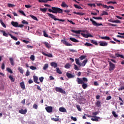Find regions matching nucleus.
<instances>
[{
  "label": "nucleus",
  "instance_id": "f257e3e1",
  "mask_svg": "<svg viewBox=\"0 0 124 124\" xmlns=\"http://www.w3.org/2000/svg\"><path fill=\"white\" fill-rule=\"evenodd\" d=\"M48 11L49 12H52V13H54L55 14H58V13H62V9L55 7H52L51 9H48Z\"/></svg>",
  "mask_w": 124,
  "mask_h": 124
},
{
  "label": "nucleus",
  "instance_id": "f03ea898",
  "mask_svg": "<svg viewBox=\"0 0 124 124\" xmlns=\"http://www.w3.org/2000/svg\"><path fill=\"white\" fill-rule=\"evenodd\" d=\"M77 82L79 84H83V83H87L88 82V78H83L82 79L79 78H77Z\"/></svg>",
  "mask_w": 124,
  "mask_h": 124
},
{
  "label": "nucleus",
  "instance_id": "7ed1b4c3",
  "mask_svg": "<svg viewBox=\"0 0 124 124\" xmlns=\"http://www.w3.org/2000/svg\"><path fill=\"white\" fill-rule=\"evenodd\" d=\"M47 15H48V16L50 17V18H51V19L54 20V21H60V22H64L65 21L64 19H60L59 18H56V16L52 14L48 13Z\"/></svg>",
  "mask_w": 124,
  "mask_h": 124
},
{
  "label": "nucleus",
  "instance_id": "20e7f679",
  "mask_svg": "<svg viewBox=\"0 0 124 124\" xmlns=\"http://www.w3.org/2000/svg\"><path fill=\"white\" fill-rule=\"evenodd\" d=\"M85 33L87 34H85L84 33H81V35L83 36V37H85V38H88V37H93V36L92 35V34H90L89 33V31L88 30H86Z\"/></svg>",
  "mask_w": 124,
  "mask_h": 124
},
{
  "label": "nucleus",
  "instance_id": "39448f33",
  "mask_svg": "<svg viewBox=\"0 0 124 124\" xmlns=\"http://www.w3.org/2000/svg\"><path fill=\"white\" fill-rule=\"evenodd\" d=\"M109 62V71L110 72H112L115 69V64H114L112 62L110 61H108Z\"/></svg>",
  "mask_w": 124,
  "mask_h": 124
},
{
  "label": "nucleus",
  "instance_id": "423d86ee",
  "mask_svg": "<svg viewBox=\"0 0 124 124\" xmlns=\"http://www.w3.org/2000/svg\"><path fill=\"white\" fill-rule=\"evenodd\" d=\"M55 91L56 92H58V93H64V94H65V93H66L64 90H63V89L60 87H56Z\"/></svg>",
  "mask_w": 124,
  "mask_h": 124
},
{
  "label": "nucleus",
  "instance_id": "0eeeda50",
  "mask_svg": "<svg viewBox=\"0 0 124 124\" xmlns=\"http://www.w3.org/2000/svg\"><path fill=\"white\" fill-rule=\"evenodd\" d=\"M91 22H92V24L93 26H95L96 27H99V26H103L102 23H97L95 22V21L93 20V19H90Z\"/></svg>",
  "mask_w": 124,
  "mask_h": 124
},
{
  "label": "nucleus",
  "instance_id": "6e6552de",
  "mask_svg": "<svg viewBox=\"0 0 124 124\" xmlns=\"http://www.w3.org/2000/svg\"><path fill=\"white\" fill-rule=\"evenodd\" d=\"M45 109L47 113H52L53 112V107L51 106L46 107Z\"/></svg>",
  "mask_w": 124,
  "mask_h": 124
},
{
  "label": "nucleus",
  "instance_id": "1a4fd4ad",
  "mask_svg": "<svg viewBox=\"0 0 124 124\" xmlns=\"http://www.w3.org/2000/svg\"><path fill=\"white\" fill-rule=\"evenodd\" d=\"M79 103L80 104H85L86 103V99L83 96H80L79 98Z\"/></svg>",
  "mask_w": 124,
  "mask_h": 124
},
{
  "label": "nucleus",
  "instance_id": "9d476101",
  "mask_svg": "<svg viewBox=\"0 0 124 124\" xmlns=\"http://www.w3.org/2000/svg\"><path fill=\"white\" fill-rule=\"evenodd\" d=\"M61 42L63 43V44H65L66 46H72V44L69 43L67 41H66L65 40H62Z\"/></svg>",
  "mask_w": 124,
  "mask_h": 124
},
{
  "label": "nucleus",
  "instance_id": "9b49d317",
  "mask_svg": "<svg viewBox=\"0 0 124 124\" xmlns=\"http://www.w3.org/2000/svg\"><path fill=\"white\" fill-rule=\"evenodd\" d=\"M18 112L19 113L22 114V115H25L27 113L28 110L26 109L24 110L23 108H21L20 110H19Z\"/></svg>",
  "mask_w": 124,
  "mask_h": 124
},
{
  "label": "nucleus",
  "instance_id": "f8f14e48",
  "mask_svg": "<svg viewBox=\"0 0 124 124\" xmlns=\"http://www.w3.org/2000/svg\"><path fill=\"white\" fill-rule=\"evenodd\" d=\"M66 77H67V78H68V79H71V78H74V77H75V76L68 72H67Z\"/></svg>",
  "mask_w": 124,
  "mask_h": 124
},
{
  "label": "nucleus",
  "instance_id": "ddd939ff",
  "mask_svg": "<svg viewBox=\"0 0 124 124\" xmlns=\"http://www.w3.org/2000/svg\"><path fill=\"white\" fill-rule=\"evenodd\" d=\"M93 118H94V119L93 118H91V121H93V122H98V119H100V117H97V116H92Z\"/></svg>",
  "mask_w": 124,
  "mask_h": 124
},
{
  "label": "nucleus",
  "instance_id": "4468645a",
  "mask_svg": "<svg viewBox=\"0 0 124 124\" xmlns=\"http://www.w3.org/2000/svg\"><path fill=\"white\" fill-rule=\"evenodd\" d=\"M108 45V43L106 42H99V46H107Z\"/></svg>",
  "mask_w": 124,
  "mask_h": 124
},
{
  "label": "nucleus",
  "instance_id": "2eb2a0df",
  "mask_svg": "<svg viewBox=\"0 0 124 124\" xmlns=\"http://www.w3.org/2000/svg\"><path fill=\"white\" fill-rule=\"evenodd\" d=\"M42 54L44 55V56H46V57H48V58H53V55L51 53L47 54L45 53L44 52H42Z\"/></svg>",
  "mask_w": 124,
  "mask_h": 124
},
{
  "label": "nucleus",
  "instance_id": "dca6fc26",
  "mask_svg": "<svg viewBox=\"0 0 124 124\" xmlns=\"http://www.w3.org/2000/svg\"><path fill=\"white\" fill-rule=\"evenodd\" d=\"M33 81L36 84H40V82L37 81H38V78L36 76H33Z\"/></svg>",
  "mask_w": 124,
  "mask_h": 124
},
{
  "label": "nucleus",
  "instance_id": "f3484780",
  "mask_svg": "<svg viewBox=\"0 0 124 124\" xmlns=\"http://www.w3.org/2000/svg\"><path fill=\"white\" fill-rule=\"evenodd\" d=\"M95 104L96 107H98L99 108L101 107V102L100 101H97Z\"/></svg>",
  "mask_w": 124,
  "mask_h": 124
},
{
  "label": "nucleus",
  "instance_id": "a211bd4d",
  "mask_svg": "<svg viewBox=\"0 0 124 124\" xmlns=\"http://www.w3.org/2000/svg\"><path fill=\"white\" fill-rule=\"evenodd\" d=\"M43 44L48 49H50V48H51V45H50L48 42H44Z\"/></svg>",
  "mask_w": 124,
  "mask_h": 124
},
{
  "label": "nucleus",
  "instance_id": "6ab92c4d",
  "mask_svg": "<svg viewBox=\"0 0 124 124\" xmlns=\"http://www.w3.org/2000/svg\"><path fill=\"white\" fill-rule=\"evenodd\" d=\"M50 65H51V66L54 67V68H56V67H57V66H58V63H57L55 62H51L50 63Z\"/></svg>",
  "mask_w": 124,
  "mask_h": 124
},
{
  "label": "nucleus",
  "instance_id": "aec40b11",
  "mask_svg": "<svg viewBox=\"0 0 124 124\" xmlns=\"http://www.w3.org/2000/svg\"><path fill=\"white\" fill-rule=\"evenodd\" d=\"M71 31H72V32H74V33H76L77 34H80V33H81V30L75 31L71 30Z\"/></svg>",
  "mask_w": 124,
  "mask_h": 124
},
{
  "label": "nucleus",
  "instance_id": "412c9836",
  "mask_svg": "<svg viewBox=\"0 0 124 124\" xmlns=\"http://www.w3.org/2000/svg\"><path fill=\"white\" fill-rule=\"evenodd\" d=\"M11 25L13 26V27H15L16 28L18 27V22H14V21H12L11 22Z\"/></svg>",
  "mask_w": 124,
  "mask_h": 124
},
{
  "label": "nucleus",
  "instance_id": "4be33fe9",
  "mask_svg": "<svg viewBox=\"0 0 124 124\" xmlns=\"http://www.w3.org/2000/svg\"><path fill=\"white\" fill-rule=\"evenodd\" d=\"M70 40L73 42H75V43H78V42H79L78 40L72 37L70 38Z\"/></svg>",
  "mask_w": 124,
  "mask_h": 124
},
{
  "label": "nucleus",
  "instance_id": "5701e85b",
  "mask_svg": "<svg viewBox=\"0 0 124 124\" xmlns=\"http://www.w3.org/2000/svg\"><path fill=\"white\" fill-rule=\"evenodd\" d=\"M59 111L60 112H62V113H64L66 112V109L64 108L61 107L59 108Z\"/></svg>",
  "mask_w": 124,
  "mask_h": 124
},
{
  "label": "nucleus",
  "instance_id": "b1692460",
  "mask_svg": "<svg viewBox=\"0 0 124 124\" xmlns=\"http://www.w3.org/2000/svg\"><path fill=\"white\" fill-rule=\"evenodd\" d=\"M20 85L22 90H25V83L23 81H22L20 83Z\"/></svg>",
  "mask_w": 124,
  "mask_h": 124
},
{
  "label": "nucleus",
  "instance_id": "393cba45",
  "mask_svg": "<svg viewBox=\"0 0 124 124\" xmlns=\"http://www.w3.org/2000/svg\"><path fill=\"white\" fill-rule=\"evenodd\" d=\"M81 84H82V88L84 89V90H86V89L88 88V84L86 83H83Z\"/></svg>",
  "mask_w": 124,
  "mask_h": 124
},
{
  "label": "nucleus",
  "instance_id": "a878e982",
  "mask_svg": "<svg viewBox=\"0 0 124 124\" xmlns=\"http://www.w3.org/2000/svg\"><path fill=\"white\" fill-rule=\"evenodd\" d=\"M0 32H2L3 36L8 37V34L6 33V32H5V31H4L3 30H1Z\"/></svg>",
  "mask_w": 124,
  "mask_h": 124
},
{
  "label": "nucleus",
  "instance_id": "bb28decb",
  "mask_svg": "<svg viewBox=\"0 0 124 124\" xmlns=\"http://www.w3.org/2000/svg\"><path fill=\"white\" fill-rule=\"evenodd\" d=\"M101 39H105V40H111V38L108 36L101 37Z\"/></svg>",
  "mask_w": 124,
  "mask_h": 124
},
{
  "label": "nucleus",
  "instance_id": "cd10ccee",
  "mask_svg": "<svg viewBox=\"0 0 124 124\" xmlns=\"http://www.w3.org/2000/svg\"><path fill=\"white\" fill-rule=\"evenodd\" d=\"M9 35H10V36H11V38H12V39H14V40H15L16 41H17V40H18V39L17 38V37L12 35V34H9Z\"/></svg>",
  "mask_w": 124,
  "mask_h": 124
},
{
  "label": "nucleus",
  "instance_id": "c85d7f7f",
  "mask_svg": "<svg viewBox=\"0 0 124 124\" xmlns=\"http://www.w3.org/2000/svg\"><path fill=\"white\" fill-rule=\"evenodd\" d=\"M61 6L62 7H68V5H67V4H66V3H65V2L64 1L62 2V4H61Z\"/></svg>",
  "mask_w": 124,
  "mask_h": 124
},
{
  "label": "nucleus",
  "instance_id": "c756f323",
  "mask_svg": "<svg viewBox=\"0 0 124 124\" xmlns=\"http://www.w3.org/2000/svg\"><path fill=\"white\" fill-rule=\"evenodd\" d=\"M76 63L78 64V65H79V66H82V64L80 63V62H79V60L78 59H76Z\"/></svg>",
  "mask_w": 124,
  "mask_h": 124
},
{
  "label": "nucleus",
  "instance_id": "7c9ffc66",
  "mask_svg": "<svg viewBox=\"0 0 124 124\" xmlns=\"http://www.w3.org/2000/svg\"><path fill=\"white\" fill-rule=\"evenodd\" d=\"M9 61L11 62V65H13V66L14 65V60H13V58H9Z\"/></svg>",
  "mask_w": 124,
  "mask_h": 124
},
{
  "label": "nucleus",
  "instance_id": "2f4dec72",
  "mask_svg": "<svg viewBox=\"0 0 124 124\" xmlns=\"http://www.w3.org/2000/svg\"><path fill=\"white\" fill-rule=\"evenodd\" d=\"M9 78L10 79L11 81H12V82H15V78H13V77H12V76H9Z\"/></svg>",
  "mask_w": 124,
  "mask_h": 124
},
{
  "label": "nucleus",
  "instance_id": "473e14b6",
  "mask_svg": "<svg viewBox=\"0 0 124 124\" xmlns=\"http://www.w3.org/2000/svg\"><path fill=\"white\" fill-rule=\"evenodd\" d=\"M49 67V65L47 63H46L44 65L43 67V70H46Z\"/></svg>",
  "mask_w": 124,
  "mask_h": 124
},
{
  "label": "nucleus",
  "instance_id": "72a5a7b5",
  "mask_svg": "<svg viewBox=\"0 0 124 124\" xmlns=\"http://www.w3.org/2000/svg\"><path fill=\"white\" fill-rule=\"evenodd\" d=\"M30 17H31L32 19H33V20H35V21H38L37 17H36V16H35L33 15H30Z\"/></svg>",
  "mask_w": 124,
  "mask_h": 124
},
{
  "label": "nucleus",
  "instance_id": "f704fd0d",
  "mask_svg": "<svg viewBox=\"0 0 124 124\" xmlns=\"http://www.w3.org/2000/svg\"><path fill=\"white\" fill-rule=\"evenodd\" d=\"M18 71H19V72L21 73V74H23V73H24V70H23V68L22 67H18Z\"/></svg>",
  "mask_w": 124,
  "mask_h": 124
},
{
  "label": "nucleus",
  "instance_id": "c9c22d12",
  "mask_svg": "<svg viewBox=\"0 0 124 124\" xmlns=\"http://www.w3.org/2000/svg\"><path fill=\"white\" fill-rule=\"evenodd\" d=\"M91 43H93V44H94V45H96V46L98 45L97 42H96L93 40H91Z\"/></svg>",
  "mask_w": 124,
  "mask_h": 124
},
{
  "label": "nucleus",
  "instance_id": "e433bc0d",
  "mask_svg": "<svg viewBox=\"0 0 124 124\" xmlns=\"http://www.w3.org/2000/svg\"><path fill=\"white\" fill-rule=\"evenodd\" d=\"M112 114L113 117H114V118H118V114H117V113H116L115 111H113L112 112Z\"/></svg>",
  "mask_w": 124,
  "mask_h": 124
},
{
  "label": "nucleus",
  "instance_id": "4c0bfd02",
  "mask_svg": "<svg viewBox=\"0 0 124 124\" xmlns=\"http://www.w3.org/2000/svg\"><path fill=\"white\" fill-rule=\"evenodd\" d=\"M56 71L57 73H59V74H62V71L60 70V68H56Z\"/></svg>",
  "mask_w": 124,
  "mask_h": 124
},
{
  "label": "nucleus",
  "instance_id": "58836bf2",
  "mask_svg": "<svg viewBox=\"0 0 124 124\" xmlns=\"http://www.w3.org/2000/svg\"><path fill=\"white\" fill-rule=\"evenodd\" d=\"M74 6L75 7V8H77L78 9H82V7L78 5L74 4Z\"/></svg>",
  "mask_w": 124,
  "mask_h": 124
},
{
  "label": "nucleus",
  "instance_id": "ea45409f",
  "mask_svg": "<svg viewBox=\"0 0 124 124\" xmlns=\"http://www.w3.org/2000/svg\"><path fill=\"white\" fill-rule=\"evenodd\" d=\"M86 56L85 55H82L80 57H79V60H80V61H83V60L86 59Z\"/></svg>",
  "mask_w": 124,
  "mask_h": 124
},
{
  "label": "nucleus",
  "instance_id": "a19ab883",
  "mask_svg": "<svg viewBox=\"0 0 124 124\" xmlns=\"http://www.w3.org/2000/svg\"><path fill=\"white\" fill-rule=\"evenodd\" d=\"M40 10L41 11H42V12H43V13H45L46 12V11H47V8H40Z\"/></svg>",
  "mask_w": 124,
  "mask_h": 124
},
{
  "label": "nucleus",
  "instance_id": "79ce46f5",
  "mask_svg": "<svg viewBox=\"0 0 124 124\" xmlns=\"http://www.w3.org/2000/svg\"><path fill=\"white\" fill-rule=\"evenodd\" d=\"M0 23L1 25H2V27H3V28H6V26L5 25L4 23L2 22V20L1 19L0 20Z\"/></svg>",
  "mask_w": 124,
  "mask_h": 124
},
{
  "label": "nucleus",
  "instance_id": "37998d69",
  "mask_svg": "<svg viewBox=\"0 0 124 124\" xmlns=\"http://www.w3.org/2000/svg\"><path fill=\"white\" fill-rule=\"evenodd\" d=\"M84 45H85V46H86L87 47H89V46H93V44H90V43H87V42Z\"/></svg>",
  "mask_w": 124,
  "mask_h": 124
},
{
  "label": "nucleus",
  "instance_id": "c03bdc74",
  "mask_svg": "<svg viewBox=\"0 0 124 124\" xmlns=\"http://www.w3.org/2000/svg\"><path fill=\"white\" fill-rule=\"evenodd\" d=\"M65 68H67V69H68V68H70V64L69 63H67L65 66H64Z\"/></svg>",
  "mask_w": 124,
  "mask_h": 124
},
{
  "label": "nucleus",
  "instance_id": "a18cd8bd",
  "mask_svg": "<svg viewBox=\"0 0 124 124\" xmlns=\"http://www.w3.org/2000/svg\"><path fill=\"white\" fill-rule=\"evenodd\" d=\"M110 3H112V4H117V2L110 1L107 2V4H110Z\"/></svg>",
  "mask_w": 124,
  "mask_h": 124
},
{
  "label": "nucleus",
  "instance_id": "49530a36",
  "mask_svg": "<svg viewBox=\"0 0 124 124\" xmlns=\"http://www.w3.org/2000/svg\"><path fill=\"white\" fill-rule=\"evenodd\" d=\"M101 15V16H103L104 15H108V13H107V12L104 11L102 12Z\"/></svg>",
  "mask_w": 124,
  "mask_h": 124
},
{
  "label": "nucleus",
  "instance_id": "de8ad7c7",
  "mask_svg": "<svg viewBox=\"0 0 124 124\" xmlns=\"http://www.w3.org/2000/svg\"><path fill=\"white\" fill-rule=\"evenodd\" d=\"M93 19H95V20H102V17H94L93 16Z\"/></svg>",
  "mask_w": 124,
  "mask_h": 124
},
{
  "label": "nucleus",
  "instance_id": "09e8293b",
  "mask_svg": "<svg viewBox=\"0 0 124 124\" xmlns=\"http://www.w3.org/2000/svg\"><path fill=\"white\" fill-rule=\"evenodd\" d=\"M7 71H8V72H9V73H11V74L13 73L12 70H11V69H10L9 68H7Z\"/></svg>",
  "mask_w": 124,
  "mask_h": 124
},
{
  "label": "nucleus",
  "instance_id": "8fccbe9b",
  "mask_svg": "<svg viewBox=\"0 0 124 124\" xmlns=\"http://www.w3.org/2000/svg\"><path fill=\"white\" fill-rule=\"evenodd\" d=\"M43 33L44 36H45V37H49V36H48V34L46 33V31H43Z\"/></svg>",
  "mask_w": 124,
  "mask_h": 124
},
{
  "label": "nucleus",
  "instance_id": "3c124183",
  "mask_svg": "<svg viewBox=\"0 0 124 124\" xmlns=\"http://www.w3.org/2000/svg\"><path fill=\"white\" fill-rule=\"evenodd\" d=\"M22 24H24V25H29V22H28L27 21H26L25 20H23L22 21Z\"/></svg>",
  "mask_w": 124,
  "mask_h": 124
},
{
  "label": "nucleus",
  "instance_id": "603ef678",
  "mask_svg": "<svg viewBox=\"0 0 124 124\" xmlns=\"http://www.w3.org/2000/svg\"><path fill=\"white\" fill-rule=\"evenodd\" d=\"M34 59H35V57H34V55H31L30 57V60H31V61H34Z\"/></svg>",
  "mask_w": 124,
  "mask_h": 124
},
{
  "label": "nucleus",
  "instance_id": "864d4df0",
  "mask_svg": "<svg viewBox=\"0 0 124 124\" xmlns=\"http://www.w3.org/2000/svg\"><path fill=\"white\" fill-rule=\"evenodd\" d=\"M77 108L78 110V111H79L80 112H81V111H82V109H81V108L80 107L79 105H77Z\"/></svg>",
  "mask_w": 124,
  "mask_h": 124
},
{
  "label": "nucleus",
  "instance_id": "5fc2aeb1",
  "mask_svg": "<svg viewBox=\"0 0 124 124\" xmlns=\"http://www.w3.org/2000/svg\"><path fill=\"white\" fill-rule=\"evenodd\" d=\"M35 86H36L37 89L38 90V91H40V92H41V91H42V89H41V88H40V86H39V85H35Z\"/></svg>",
  "mask_w": 124,
  "mask_h": 124
},
{
  "label": "nucleus",
  "instance_id": "6e6d98bb",
  "mask_svg": "<svg viewBox=\"0 0 124 124\" xmlns=\"http://www.w3.org/2000/svg\"><path fill=\"white\" fill-rule=\"evenodd\" d=\"M39 80L41 83H42V82H43V80H44V78H43V77H40L39 78Z\"/></svg>",
  "mask_w": 124,
  "mask_h": 124
},
{
  "label": "nucleus",
  "instance_id": "4d7b16f0",
  "mask_svg": "<svg viewBox=\"0 0 124 124\" xmlns=\"http://www.w3.org/2000/svg\"><path fill=\"white\" fill-rule=\"evenodd\" d=\"M87 62H88V60L87 59L83 61V62H82V64H84L83 66H85V65H86V63H87Z\"/></svg>",
  "mask_w": 124,
  "mask_h": 124
},
{
  "label": "nucleus",
  "instance_id": "13d9d810",
  "mask_svg": "<svg viewBox=\"0 0 124 124\" xmlns=\"http://www.w3.org/2000/svg\"><path fill=\"white\" fill-rule=\"evenodd\" d=\"M74 69H75V70H79V68H78V66H77L75 64H74Z\"/></svg>",
  "mask_w": 124,
  "mask_h": 124
},
{
  "label": "nucleus",
  "instance_id": "bf43d9fd",
  "mask_svg": "<svg viewBox=\"0 0 124 124\" xmlns=\"http://www.w3.org/2000/svg\"><path fill=\"white\" fill-rule=\"evenodd\" d=\"M30 69H31L32 70H35L36 69V67H34L33 66H31L30 67Z\"/></svg>",
  "mask_w": 124,
  "mask_h": 124
},
{
  "label": "nucleus",
  "instance_id": "052dcab7",
  "mask_svg": "<svg viewBox=\"0 0 124 124\" xmlns=\"http://www.w3.org/2000/svg\"><path fill=\"white\" fill-rule=\"evenodd\" d=\"M71 119L74 122H76V121H77V118H76V117H74L73 116H71Z\"/></svg>",
  "mask_w": 124,
  "mask_h": 124
},
{
  "label": "nucleus",
  "instance_id": "680f3d73",
  "mask_svg": "<svg viewBox=\"0 0 124 124\" xmlns=\"http://www.w3.org/2000/svg\"><path fill=\"white\" fill-rule=\"evenodd\" d=\"M19 13H20L21 14H22L23 15V16H25L26 17V14H25V13L24 12V11H19Z\"/></svg>",
  "mask_w": 124,
  "mask_h": 124
},
{
  "label": "nucleus",
  "instance_id": "e2e57ef3",
  "mask_svg": "<svg viewBox=\"0 0 124 124\" xmlns=\"http://www.w3.org/2000/svg\"><path fill=\"white\" fill-rule=\"evenodd\" d=\"M52 120L54 121V122H59V118H52Z\"/></svg>",
  "mask_w": 124,
  "mask_h": 124
},
{
  "label": "nucleus",
  "instance_id": "0e129e2a",
  "mask_svg": "<svg viewBox=\"0 0 124 124\" xmlns=\"http://www.w3.org/2000/svg\"><path fill=\"white\" fill-rule=\"evenodd\" d=\"M113 23H116L117 24H118V23L121 24V22L119 20H114V22Z\"/></svg>",
  "mask_w": 124,
  "mask_h": 124
},
{
  "label": "nucleus",
  "instance_id": "69168bd1",
  "mask_svg": "<svg viewBox=\"0 0 124 124\" xmlns=\"http://www.w3.org/2000/svg\"><path fill=\"white\" fill-rule=\"evenodd\" d=\"M5 67V65L4 64V63H2L1 66V69H2V70H3V69H4Z\"/></svg>",
  "mask_w": 124,
  "mask_h": 124
},
{
  "label": "nucleus",
  "instance_id": "338daca9",
  "mask_svg": "<svg viewBox=\"0 0 124 124\" xmlns=\"http://www.w3.org/2000/svg\"><path fill=\"white\" fill-rule=\"evenodd\" d=\"M33 108H34V109H37V108H38V106L36 104H34L33 105Z\"/></svg>",
  "mask_w": 124,
  "mask_h": 124
},
{
  "label": "nucleus",
  "instance_id": "774afa93",
  "mask_svg": "<svg viewBox=\"0 0 124 124\" xmlns=\"http://www.w3.org/2000/svg\"><path fill=\"white\" fill-rule=\"evenodd\" d=\"M30 74V71H29V70H27L25 74L26 76H29Z\"/></svg>",
  "mask_w": 124,
  "mask_h": 124
}]
</instances>
